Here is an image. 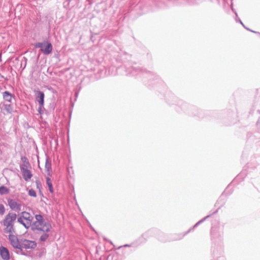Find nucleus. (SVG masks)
Returning a JSON list of instances; mask_svg holds the SVG:
<instances>
[{
	"mask_svg": "<svg viewBox=\"0 0 260 260\" xmlns=\"http://www.w3.org/2000/svg\"><path fill=\"white\" fill-rule=\"evenodd\" d=\"M35 220L33 221L31 230L34 231L42 232L40 240L42 242L46 241L49 236L52 226L50 223L45 221L43 216L41 214H36L35 216Z\"/></svg>",
	"mask_w": 260,
	"mask_h": 260,
	"instance_id": "1",
	"label": "nucleus"
},
{
	"mask_svg": "<svg viewBox=\"0 0 260 260\" xmlns=\"http://www.w3.org/2000/svg\"><path fill=\"white\" fill-rule=\"evenodd\" d=\"M9 239L12 246L18 250L17 252L22 255H27L26 251L35 249L37 246L36 243L34 241L25 239H18L14 235H9Z\"/></svg>",
	"mask_w": 260,
	"mask_h": 260,
	"instance_id": "2",
	"label": "nucleus"
},
{
	"mask_svg": "<svg viewBox=\"0 0 260 260\" xmlns=\"http://www.w3.org/2000/svg\"><path fill=\"white\" fill-rule=\"evenodd\" d=\"M17 218L16 213H9L3 220V225L5 226V231L9 233V235H13L15 232L14 223Z\"/></svg>",
	"mask_w": 260,
	"mask_h": 260,
	"instance_id": "3",
	"label": "nucleus"
},
{
	"mask_svg": "<svg viewBox=\"0 0 260 260\" xmlns=\"http://www.w3.org/2000/svg\"><path fill=\"white\" fill-rule=\"evenodd\" d=\"M34 217L28 212L23 211L19 215L17 221L23 225L26 229L31 228Z\"/></svg>",
	"mask_w": 260,
	"mask_h": 260,
	"instance_id": "4",
	"label": "nucleus"
},
{
	"mask_svg": "<svg viewBox=\"0 0 260 260\" xmlns=\"http://www.w3.org/2000/svg\"><path fill=\"white\" fill-rule=\"evenodd\" d=\"M34 46L36 48H40L41 52L45 55L50 54L53 49L51 43L47 41L37 43L34 44Z\"/></svg>",
	"mask_w": 260,
	"mask_h": 260,
	"instance_id": "5",
	"label": "nucleus"
},
{
	"mask_svg": "<svg viewBox=\"0 0 260 260\" xmlns=\"http://www.w3.org/2000/svg\"><path fill=\"white\" fill-rule=\"evenodd\" d=\"M8 203L10 208L12 210L18 212L21 210V204L15 200L13 199H9L8 200Z\"/></svg>",
	"mask_w": 260,
	"mask_h": 260,
	"instance_id": "6",
	"label": "nucleus"
},
{
	"mask_svg": "<svg viewBox=\"0 0 260 260\" xmlns=\"http://www.w3.org/2000/svg\"><path fill=\"white\" fill-rule=\"evenodd\" d=\"M0 255L3 260L10 259V253L8 249L4 247H0Z\"/></svg>",
	"mask_w": 260,
	"mask_h": 260,
	"instance_id": "7",
	"label": "nucleus"
},
{
	"mask_svg": "<svg viewBox=\"0 0 260 260\" xmlns=\"http://www.w3.org/2000/svg\"><path fill=\"white\" fill-rule=\"evenodd\" d=\"M37 94L36 100L40 104L39 109L41 110L42 108L44 106V93L42 91H38Z\"/></svg>",
	"mask_w": 260,
	"mask_h": 260,
	"instance_id": "8",
	"label": "nucleus"
},
{
	"mask_svg": "<svg viewBox=\"0 0 260 260\" xmlns=\"http://www.w3.org/2000/svg\"><path fill=\"white\" fill-rule=\"evenodd\" d=\"M21 173L25 181H29L32 176L31 171L29 169L21 171Z\"/></svg>",
	"mask_w": 260,
	"mask_h": 260,
	"instance_id": "9",
	"label": "nucleus"
},
{
	"mask_svg": "<svg viewBox=\"0 0 260 260\" xmlns=\"http://www.w3.org/2000/svg\"><path fill=\"white\" fill-rule=\"evenodd\" d=\"M22 159L23 160V162L20 166L21 171L28 169V168H30V164L25 157H22Z\"/></svg>",
	"mask_w": 260,
	"mask_h": 260,
	"instance_id": "10",
	"label": "nucleus"
},
{
	"mask_svg": "<svg viewBox=\"0 0 260 260\" xmlns=\"http://www.w3.org/2000/svg\"><path fill=\"white\" fill-rule=\"evenodd\" d=\"M45 167V170L48 174V175L50 176L51 173L52 172L51 163L48 158H47L46 159Z\"/></svg>",
	"mask_w": 260,
	"mask_h": 260,
	"instance_id": "11",
	"label": "nucleus"
},
{
	"mask_svg": "<svg viewBox=\"0 0 260 260\" xmlns=\"http://www.w3.org/2000/svg\"><path fill=\"white\" fill-rule=\"evenodd\" d=\"M3 98L5 101H6L9 103H11L12 102L13 95L9 91H6L4 92L3 93Z\"/></svg>",
	"mask_w": 260,
	"mask_h": 260,
	"instance_id": "12",
	"label": "nucleus"
},
{
	"mask_svg": "<svg viewBox=\"0 0 260 260\" xmlns=\"http://www.w3.org/2000/svg\"><path fill=\"white\" fill-rule=\"evenodd\" d=\"M46 183L49 187V189L50 192H53V188L51 183V180L49 177H46Z\"/></svg>",
	"mask_w": 260,
	"mask_h": 260,
	"instance_id": "13",
	"label": "nucleus"
},
{
	"mask_svg": "<svg viewBox=\"0 0 260 260\" xmlns=\"http://www.w3.org/2000/svg\"><path fill=\"white\" fill-rule=\"evenodd\" d=\"M9 192V189L6 187L2 186L0 187V194L3 195L8 194Z\"/></svg>",
	"mask_w": 260,
	"mask_h": 260,
	"instance_id": "14",
	"label": "nucleus"
},
{
	"mask_svg": "<svg viewBox=\"0 0 260 260\" xmlns=\"http://www.w3.org/2000/svg\"><path fill=\"white\" fill-rule=\"evenodd\" d=\"M4 106L5 109L9 113H11L12 111L13 108L10 104H6L4 105Z\"/></svg>",
	"mask_w": 260,
	"mask_h": 260,
	"instance_id": "15",
	"label": "nucleus"
},
{
	"mask_svg": "<svg viewBox=\"0 0 260 260\" xmlns=\"http://www.w3.org/2000/svg\"><path fill=\"white\" fill-rule=\"evenodd\" d=\"M28 194L29 196L33 197H36V191L33 189H30L28 190Z\"/></svg>",
	"mask_w": 260,
	"mask_h": 260,
	"instance_id": "16",
	"label": "nucleus"
},
{
	"mask_svg": "<svg viewBox=\"0 0 260 260\" xmlns=\"http://www.w3.org/2000/svg\"><path fill=\"white\" fill-rule=\"evenodd\" d=\"M5 212V208L3 205L0 204V214L3 215Z\"/></svg>",
	"mask_w": 260,
	"mask_h": 260,
	"instance_id": "17",
	"label": "nucleus"
},
{
	"mask_svg": "<svg viewBox=\"0 0 260 260\" xmlns=\"http://www.w3.org/2000/svg\"><path fill=\"white\" fill-rule=\"evenodd\" d=\"M36 184H37V186H38L39 184H40L39 181H36Z\"/></svg>",
	"mask_w": 260,
	"mask_h": 260,
	"instance_id": "18",
	"label": "nucleus"
},
{
	"mask_svg": "<svg viewBox=\"0 0 260 260\" xmlns=\"http://www.w3.org/2000/svg\"><path fill=\"white\" fill-rule=\"evenodd\" d=\"M40 110H40V109H39V113H41V111H40Z\"/></svg>",
	"mask_w": 260,
	"mask_h": 260,
	"instance_id": "19",
	"label": "nucleus"
}]
</instances>
